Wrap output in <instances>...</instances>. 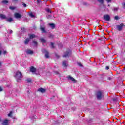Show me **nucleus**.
Returning a JSON list of instances; mask_svg holds the SVG:
<instances>
[{"mask_svg":"<svg viewBox=\"0 0 125 125\" xmlns=\"http://www.w3.org/2000/svg\"><path fill=\"white\" fill-rule=\"evenodd\" d=\"M15 78L17 79V81L18 82L19 80H21L22 78H23V75H22V73L17 71L15 76Z\"/></svg>","mask_w":125,"mask_h":125,"instance_id":"f257e3e1","label":"nucleus"},{"mask_svg":"<svg viewBox=\"0 0 125 125\" xmlns=\"http://www.w3.org/2000/svg\"><path fill=\"white\" fill-rule=\"evenodd\" d=\"M96 95H97V98L99 100H100L102 99V98H103V93H102V92L100 91H99L97 92Z\"/></svg>","mask_w":125,"mask_h":125,"instance_id":"f03ea898","label":"nucleus"},{"mask_svg":"<svg viewBox=\"0 0 125 125\" xmlns=\"http://www.w3.org/2000/svg\"><path fill=\"white\" fill-rule=\"evenodd\" d=\"M104 18L106 21H109L110 20V16L109 15H105L104 16Z\"/></svg>","mask_w":125,"mask_h":125,"instance_id":"7ed1b4c3","label":"nucleus"},{"mask_svg":"<svg viewBox=\"0 0 125 125\" xmlns=\"http://www.w3.org/2000/svg\"><path fill=\"white\" fill-rule=\"evenodd\" d=\"M124 26V24L123 23L121 24L120 25L117 26V28L118 30V31H121L122 29H123V26Z\"/></svg>","mask_w":125,"mask_h":125,"instance_id":"20e7f679","label":"nucleus"},{"mask_svg":"<svg viewBox=\"0 0 125 125\" xmlns=\"http://www.w3.org/2000/svg\"><path fill=\"white\" fill-rule=\"evenodd\" d=\"M68 80H70L71 82H73V83H77V80H75L74 78L72 77L71 76H69L68 77Z\"/></svg>","mask_w":125,"mask_h":125,"instance_id":"39448f33","label":"nucleus"},{"mask_svg":"<svg viewBox=\"0 0 125 125\" xmlns=\"http://www.w3.org/2000/svg\"><path fill=\"white\" fill-rule=\"evenodd\" d=\"M42 52L45 53V57H46V58H48V57H49V56H48V52H47L46 50H43Z\"/></svg>","mask_w":125,"mask_h":125,"instance_id":"423d86ee","label":"nucleus"},{"mask_svg":"<svg viewBox=\"0 0 125 125\" xmlns=\"http://www.w3.org/2000/svg\"><path fill=\"white\" fill-rule=\"evenodd\" d=\"M38 91H39L40 92H42V93H43L45 92V89H44L43 88H40L38 89Z\"/></svg>","mask_w":125,"mask_h":125,"instance_id":"0eeeda50","label":"nucleus"},{"mask_svg":"<svg viewBox=\"0 0 125 125\" xmlns=\"http://www.w3.org/2000/svg\"><path fill=\"white\" fill-rule=\"evenodd\" d=\"M14 16L16 18H21V15L19 13H15L14 14Z\"/></svg>","mask_w":125,"mask_h":125,"instance_id":"6e6552de","label":"nucleus"},{"mask_svg":"<svg viewBox=\"0 0 125 125\" xmlns=\"http://www.w3.org/2000/svg\"><path fill=\"white\" fill-rule=\"evenodd\" d=\"M2 125H8V120H7L6 119L4 120L2 123Z\"/></svg>","mask_w":125,"mask_h":125,"instance_id":"1a4fd4ad","label":"nucleus"},{"mask_svg":"<svg viewBox=\"0 0 125 125\" xmlns=\"http://www.w3.org/2000/svg\"><path fill=\"white\" fill-rule=\"evenodd\" d=\"M63 67H67L68 66V62L66 61L63 62Z\"/></svg>","mask_w":125,"mask_h":125,"instance_id":"9d476101","label":"nucleus"},{"mask_svg":"<svg viewBox=\"0 0 125 125\" xmlns=\"http://www.w3.org/2000/svg\"><path fill=\"white\" fill-rule=\"evenodd\" d=\"M26 52L27 53V54H33V53H34V52L31 50H26Z\"/></svg>","mask_w":125,"mask_h":125,"instance_id":"9b49d317","label":"nucleus"},{"mask_svg":"<svg viewBox=\"0 0 125 125\" xmlns=\"http://www.w3.org/2000/svg\"><path fill=\"white\" fill-rule=\"evenodd\" d=\"M69 55H71V51L67 52L64 55H63V57H67V56H69Z\"/></svg>","mask_w":125,"mask_h":125,"instance_id":"f8f14e48","label":"nucleus"},{"mask_svg":"<svg viewBox=\"0 0 125 125\" xmlns=\"http://www.w3.org/2000/svg\"><path fill=\"white\" fill-rule=\"evenodd\" d=\"M36 71V68H35L34 67H31L30 68V71L32 72V73H35Z\"/></svg>","mask_w":125,"mask_h":125,"instance_id":"ddd939ff","label":"nucleus"},{"mask_svg":"<svg viewBox=\"0 0 125 125\" xmlns=\"http://www.w3.org/2000/svg\"><path fill=\"white\" fill-rule=\"evenodd\" d=\"M0 18H1V19H5L6 16L3 14H0Z\"/></svg>","mask_w":125,"mask_h":125,"instance_id":"4468645a","label":"nucleus"},{"mask_svg":"<svg viewBox=\"0 0 125 125\" xmlns=\"http://www.w3.org/2000/svg\"><path fill=\"white\" fill-rule=\"evenodd\" d=\"M40 29L42 31V33H45V30L44 27H42V25H41L40 26Z\"/></svg>","mask_w":125,"mask_h":125,"instance_id":"2eb2a0df","label":"nucleus"},{"mask_svg":"<svg viewBox=\"0 0 125 125\" xmlns=\"http://www.w3.org/2000/svg\"><path fill=\"white\" fill-rule=\"evenodd\" d=\"M29 37L30 39H34V38H36V35L34 34H30L29 35Z\"/></svg>","mask_w":125,"mask_h":125,"instance_id":"dca6fc26","label":"nucleus"},{"mask_svg":"<svg viewBox=\"0 0 125 125\" xmlns=\"http://www.w3.org/2000/svg\"><path fill=\"white\" fill-rule=\"evenodd\" d=\"M49 25L52 29H54V28H55V25L53 23H49Z\"/></svg>","mask_w":125,"mask_h":125,"instance_id":"f3484780","label":"nucleus"},{"mask_svg":"<svg viewBox=\"0 0 125 125\" xmlns=\"http://www.w3.org/2000/svg\"><path fill=\"white\" fill-rule=\"evenodd\" d=\"M29 42H30V39H26L24 42L25 44H28Z\"/></svg>","mask_w":125,"mask_h":125,"instance_id":"a211bd4d","label":"nucleus"},{"mask_svg":"<svg viewBox=\"0 0 125 125\" xmlns=\"http://www.w3.org/2000/svg\"><path fill=\"white\" fill-rule=\"evenodd\" d=\"M29 14V16H30V17H32V18L35 17V15H34V13L31 12Z\"/></svg>","mask_w":125,"mask_h":125,"instance_id":"6ab92c4d","label":"nucleus"},{"mask_svg":"<svg viewBox=\"0 0 125 125\" xmlns=\"http://www.w3.org/2000/svg\"><path fill=\"white\" fill-rule=\"evenodd\" d=\"M2 3L4 4H6V3H8V1L6 0H4L2 1Z\"/></svg>","mask_w":125,"mask_h":125,"instance_id":"aec40b11","label":"nucleus"},{"mask_svg":"<svg viewBox=\"0 0 125 125\" xmlns=\"http://www.w3.org/2000/svg\"><path fill=\"white\" fill-rule=\"evenodd\" d=\"M8 22H11L12 21H13V19L11 18H9L8 20H7Z\"/></svg>","mask_w":125,"mask_h":125,"instance_id":"412c9836","label":"nucleus"},{"mask_svg":"<svg viewBox=\"0 0 125 125\" xmlns=\"http://www.w3.org/2000/svg\"><path fill=\"white\" fill-rule=\"evenodd\" d=\"M41 41L42 42H43V43L45 42V40H44V39H43V38L41 39Z\"/></svg>","mask_w":125,"mask_h":125,"instance_id":"4be33fe9","label":"nucleus"},{"mask_svg":"<svg viewBox=\"0 0 125 125\" xmlns=\"http://www.w3.org/2000/svg\"><path fill=\"white\" fill-rule=\"evenodd\" d=\"M9 9H11L12 10H13L15 9V7L10 6V7H9Z\"/></svg>","mask_w":125,"mask_h":125,"instance_id":"5701e85b","label":"nucleus"},{"mask_svg":"<svg viewBox=\"0 0 125 125\" xmlns=\"http://www.w3.org/2000/svg\"><path fill=\"white\" fill-rule=\"evenodd\" d=\"M11 115H12V112L11 111L8 114V117H11Z\"/></svg>","mask_w":125,"mask_h":125,"instance_id":"b1692460","label":"nucleus"},{"mask_svg":"<svg viewBox=\"0 0 125 125\" xmlns=\"http://www.w3.org/2000/svg\"><path fill=\"white\" fill-rule=\"evenodd\" d=\"M98 1L100 3H103V0H98Z\"/></svg>","mask_w":125,"mask_h":125,"instance_id":"393cba45","label":"nucleus"},{"mask_svg":"<svg viewBox=\"0 0 125 125\" xmlns=\"http://www.w3.org/2000/svg\"><path fill=\"white\" fill-rule=\"evenodd\" d=\"M46 11L47 12H49L50 13H51V11H50V10L49 9H46Z\"/></svg>","mask_w":125,"mask_h":125,"instance_id":"a878e982","label":"nucleus"},{"mask_svg":"<svg viewBox=\"0 0 125 125\" xmlns=\"http://www.w3.org/2000/svg\"><path fill=\"white\" fill-rule=\"evenodd\" d=\"M33 43L35 44V45H37V44H38V43L36 41H33Z\"/></svg>","mask_w":125,"mask_h":125,"instance_id":"bb28decb","label":"nucleus"},{"mask_svg":"<svg viewBox=\"0 0 125 125\" xmlns=\"http://www.w3.org/2000/svg\"><path fill=\"white\" fill-rule=\"evenodd\" d=\"M115 19L116 20H118V19H119V16H115Z\"/></svg>","mask_w":125,"mask_h":125,"instance_id":"cd10ccee","label":"nucleus"},{"mask_svg":"<svg viewBox=\"0 0 125 125\" xmlns=\"http://www.w3.org/2000/svg\"><path fill=\"white\" fill-rule=\"evenodd\" d=\"M51 45L52 48H54V46H53V43L51 42Z\"/></svg>","mask_w":125,"mask_h":125,"instance_id":"c85d7f7f","label":"nucleus"},{"mask_svg":"<svg viewBox=\"0 0 125 125\" xmlns=\"http://www.w3.org/2000/svg\"><path fill=\"white\" fill-rule=\"evenodd\" d=\"M118 9H119L118 8H114V11H117V10H118Z\"/></svg>","mask_w":125,"mask_h":125,"instance_id":"c756f323","label":"nucleus"},{"mask_svg":"<svg viewBox=\"0 0 125 125\" xmlns=\"http://www.w3.org/2000/svg\"><path fill=\"white\" fill-rule=\"evenodd\" d=\"M31 79H28L27 80V82H28V83H30V82H31Z\"/></svg>","mask_w":125,"mask_h":125,"instance_id":"7c9ffc66","label":"nucleus"},{"mask_svg":"<svg viewBox=\"0 0 125 125\" xmlns=\"http://www.w3.org/2000/svg\"><path fill=\"white\" fill-rule=\"evenodd\" d=\"M123 8H125V3L123 4Z\"/></svg>","mask_w":125,"mask_h":125,"instance_id":"2f4dec72","label":"nucleus"},{"mask_svg":"<svg viewBox=\"0 0 125 125\" xmlns=\"http://www.w3.org/2000/svg\"><path fill=\"white\" fill-rule=\"evenodd\" d=\"M23 5L24 7H26L27 6V5L26 4H23Z\"/></svg>","mask_w":125,"mask_h":125,"instance_id":"473e14b6","label":"nucleus"},{"mask_svg":"<svg viewBox=\"0 0 125 125\" xmlns=\"http://www.w3.org/2000/svg\"><path fill=\"white\" fill-rule=\"evenodd\" d=\"M106 70H109V66L106 67Z\"/></svg>","mask_w":125,"mask_h":125,"instance_id":"72a5a7b5","label":"nucleus"},{"mask_svg":"<svg viewBox=\"0 0 125 125\" xmlns=\"http://www.w3.org/2000/svg\"><path fill=\"white\" fill-rule=\"evenodd\" d=\"M107 2H111V0H106Z\"/></svg>","mask_w":125,"mask_h":125,"instance_id":"f704fd0d","label":"nucleus"},{"mask_svg":"<svg viewBox=\"0 0 125 125\" xmlns=\"http://www.w3.org/2000/svg\"><path fill=\"white\" fill-rule=\"evenodd\" d=\"M0 91H2V88L0 87Z\"/></svg>","mask_w":125,"mask_h":125,"instance_id":"c9c22d12","label":"nucleus"},{"mask_svg":"<svg viewBox=\"0 0 125 125\" xmlns=\"http://www.w3.org/2000/svg\"><path fill=\"white\" fill-rule=\"evenodd\" d=\"M3 53V54H5L6 53V51H4Z\"/></svg>","mask_w":125,"mask_h":125,"instance_id":"e433bc0d","label":"nucleus"},{"mask_svg":"<svg viewBox=\"0 0 125 125\" xmlns=\"http://www.w3.org/2000/svg\"><path fill=\"white\" fill-rule=\"evenodd\" d=\"M1 55V51L0 50V55Z\"/></svg>","mask_w":125,"mask_h":125,"instance_id":"4c0bfd02","label":"nucleus"},{"mask_svg":"<svg viewBox=\"0 0 125 125\" xmlns=\"http://www.w3.org/2000/svg\"><path fill=\"white\" fill-rule=\"evenodd\" d=\"M78 65H79V66H82V64H81V63H78Z\"/></svg>","mask_w":125,"mask_h":125,"instance_id":"58836bf2","label":"nucleus"},{"mask_svg":"<svg viewBox=\"0 0 125 125\" xmlns=\"http://www.w3.org/2000/svg\"><path fill=\"white\" fill-rule=\"evenodd\" d=\"M12 33V30H10V33L11 34Z\"/></svg>","mask_w":125,"mask_h":125,"instance_id":"ea45409f","label":"nucleus"},{"mask_svg":"<svg viewBox=\"0 0 125 125\" xmlns=\"http://www.w3.org/2000/svg\"><path fill=\"white\" fill-rule=\"evenodd\" d=\"M0 122H1V118H0Z\"/></svg>","mask_w":125,"mask_h":125,"instance_id":"a19ab883","label":"nucleus"},{"mask_svg":"<svg viewBox=\"0 0 125 125\" xmlns=\"http://www.w3.org/2000/svg\"><path fill=\"white\" fill-rule=\"evenodd\" d=\"M1 65V62H0V66Z\"/></svg>","mask_w":125,"mask_h":125,"instance_id":"79ce46f5","label":"nucleus"},{"mask_svg":"<svg viewBox=\"0 0 125 125\" xmlns=\"http://www.w3.org/2000/svg\"><path fill=\"white\" fill-rule=\"evenodd\" d=\"M56 74H58V72H56Z\"/></svg>","mask_w":125,"mask_h":125,"instance_id":"37998d69","label":"nucleus"}]
</instances>
